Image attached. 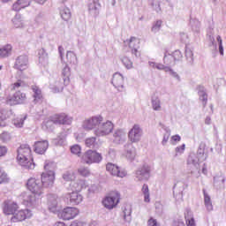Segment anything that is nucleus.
I'll list each match as a JSON object with an SVG mask.
<instances>
[{
    "label": "nucleus",
    "mask_w": 226,
    "mask_h": 226,
    "mask_svg": "<svg viewBox=\"0 0 226 226\" xmlns=\"http://www.w3.org/2000/svg\"><path fill=\"white\" fill-rule=\"evenodd\" d=\"M18 155L17 160L24 169L27 170H34L36 165L33 162V157H31V147L27 144L21 145L17 150Z\"/></svg>",
    "instance_id": "1"
},
{
    "label": "nucleus",
    "mask_w": 226,
    "mask_h": 226,
    "mask_svg": "<svg viewBox=\"0 0 226 226\" xmlns=\"http://www.w3.org/2000/svg\"><path fill=\"white\" fill-rule=\"evenodd\" d=\"M44 170L41 174V185L43 188H52L54 186V181H56V172L54 171V164L47 163L44 165Z\"/></svg>",
    "instance_id": "2"
},
{
    "label": "nucleus",
    "mask_w": 226,
    "mask_h": 226,
    "mask_svg": "<svg viewBox=\"0 0 226 226\" xmlns=\"http://www.w3.org/2000/svg\"><path fill=\"white\" fill-rule=\"evenodd\" d=\"M83 163H87V165H91L92 163H100L103 160L102 154L94 151V150H87L84 153L81 158Z\"/></svg>",
    "instance_id": "3"
},
{
    "label": "nucleus",
    "mask_w": 226,
    "mask_h": 226,
    "mask_svg": "<svg viewBox=\"0 0 226 226\" xmlns=\"http://www.w3.org/2000/svg\"><path fill=\"white\" fill-rule=\"evenodd\" d=\"M121 199V194H119V192L113 191L109 193V196L104 198L102 200V205L106 209H114L116 206H117L119 200Z\"/></svg>",
    "instance_id": "4"
},
{
    "label": "nucleus",
    "mask_w": 226,
    "mask_h": 226,
    "mask_svg": "<svg viewBox=\"0 0 226 226\" xmlns=\"http://www.w3.org/2000/svg\"><path fill=\"white\" fill-rule=\"evenodd\" d=\"M26 186L32 193H35V195H41L43 193V187L41 185V180L36 179L34 177H31L28 179L26 183Z\"/></svg>",
    "instance_id": "5"
},
{
    "label": "nucleus",
    "mask_w": 226,
    "mask_h": 226,
    "mask_svg": "<svg viewBox=\"0 0 226 226\" xmlns=\"http://www.w3.org/2000/svg\"><path fill=\"white\" fill-rule=\"evenodd\" d=\"M112 130H114V124L110 121H107L105 123L99 124L98 128L94 130V135H96V137H105V135L111 133Z\"/></svg>",
    "instance_id": "6"
},
{
    "label": "nucleus",
    "mask_w": 226,
    "mask_h": 226,
    "mask_svg": "<svg viewBox=\"0 0 226 226\" xmlns=\"http://www.w3.org/2000/svg\"><path fill=\"white\" fill-rule=\"evenodd\" d=\"M135 177L139 181H148L149 177H151V166L144 164L139 168L136 171Z\"/></svg>",
    "instance_id": "7"
},
{
    "label": "nucleus",
    "mask_w": 226,
    "mask_h": 226,
    "mask_svg": "<svg viewBox=\"0 0 226 226\" xmlns=\"http://www.w3.org/2000/svg\"><path fill=\"white\" fill-rule=\"evenodd\" d=\"M21 199L24 206L27 207H36V193L31 192L30 191L21 193Z\"/></svg>",
    "instance_id": "8"
},
{
    "label": "nucleus",
    "mask_w": 226,
    "mask_h": 226,
    "mask_svg": "<svg viewBox=\"0 0 226 226\" xmlns=\"http://www.w3.org/2000/svg\"><path fill=\"white\" fill-rule=\"evenodd\" d=\"M128 137L129 140L132 143L140 142V139L142 138V129L140 128V125L134 124L129 131Z\"/></svg>",
    "instance_id": "9"
},
{
    "label": "nucleus",
    "mask_w": 226,
    "mask_h": 226,
    "mask_svg": "<svg viewBox=\"0 0 226 226\" xmlns=\"http://www.w3.org/2000/svg\"><path fill=\"white\" fill-rule=\"evenodd\" d=\"M102 121H103V117H92L83 122L82 127L84 130H93V128L99 126Z\"/></svg>",
    "instance_id": "10"
},
{
    "label": "nucleus",
    "mask_w": 226,
    "mask_h": 226,
    "mask_svg": "<svg viewBox=\"0 0 226 226\" xmlns=\"http://www.w3.org/2000/svg\"><path fill=\"white\" fill-rule=\"evenodd\" d=\"M14 68L19 70V72H24L29 68V57L26 55H21L16 58Z\"/></svg>",
    "instance_id": "11"
},
{
    "label": "nucleus",
    "mask_w": 226,
    "mask_h": 226,
    "mask_svg": "<svg viewBox=\"0 0 226 226\" xmlns=\"http://www.w3.org/2000/svg\"><path fill=\"white\" fill-rule=\"evenodd\" d=\"M111 84L114 86L115 89H117V91L123 93V89H124V77H123L121 73L116 72L113 74Z\"/></svg>",
    "instance_id": "12"
},
{
    "label": "nucleus",
    "mask_w": 226,
    "mask_h": 226,
    "mask_svg": "<svg viewBox=\"0 0 226 226\" xmlns=\"http://www.w3.org/2000/svg\"><path fill=\"white\" fill-rule=\"evenodd\" d=\"M24 102H26V94L20 91L16 92L6 100L7 105H19V103H24Z\"/></svg>",
    "instance_id": "13"
},
{
    "label": "nucleus",
    "mask_w": 226,
    "mask_h": 226,
    "mask_svg": "<svg viewBox=\"0 0 226 226\" xmlns=\"http://www.w3.org/2000/svg\"><path fill=\"white\" fill-rule=\"evenodd\" d=\"M199 160H200V158L197 157V155H195V154H191L187 159V165H188V169H190L191 170V174H193L194 172H199Z\"/></svg>",
    "instance_id": "14"
},
{
    "label": "nucleus",
    "mask_w": 226,
    "mask_h": 226,
    "mask_svg": "<svg viewBox=\"0 0 226 226\" xmlns=\"http://www.w3.org/2000/svg\"><path fill=\"white\" fill-rule=\"evenodd\" d=\"M60 215L63 220H73L79 215V209L77 207H67L63 209Z\"/></svg>",
    "instance_id": "15"
},
{
    "label": "nucleus",
    "mask_w": 226,
    "mask_h": 226,
    "mask_svg": "<svg viewBox=\"0 0 226 226\" xmlns=\"http://www.w3.org/2000/svg\"><path fill=\"white\" fill-rule=\"evenodd\" d=\"M106 170L111 174V176H117V177H124L126 171L119 170V167L112 162H109L106 165Z\"/></svg>",
    "instance_id": "16"
},
{
    "label": "nucleus",
    "mask_w": 226,
    "mask_h": 226,
    "mask_svg": "<svg viewBox=\"0 0 226 226\" xmlns=\"http://www.w3.org/2000/svg\"><path fill=\"white\" fill-rule=\"evenodd\" d=\"M100 0H90L88 3V12L91 17H98L100 15Z\"/></svg>",
    "instance_id": "17"
},
{
    "label": "nucleus",
    "mask_w": 226,
    "mask_h": 226,
    "mask_svg": "<svg viewBox=\"0 0 226 226\" xmlns=\"http://www.w3.org/2000/svg\"><path fill=\"white\" fill-rule=\"evenodd\" d=\"M33 213L29 209L19 210L13 215L12 222H24L26 218H31Z\"/></svg>",
    "instance_id": "18"
},
{
    "label": "nucleus",
    "mask_w": 226,
    "mask_h": 226,
    "mask_svg": "<svg viewBox=\"0 0 226 226\" xmlns=\"http://www.w3.org/2000/svg\"><path fill=\"white\" fill-rule=\"evenodd\" d=\"M47 149H49V140L44 139L34 142V151L37 153V154H45Z\"/></svg>",
    "instance_id": "19"
},
{
    "label": "nucleus",
    "mask_w": 226,
    "mask_h": 226,
    "mask_svg": "<svg viewBox=\"0 0 226 226\" xmlns=\"http://www.w3.org/2000/svg\"><path fill=\"white\" fill-rule=\"evenodd\" d=\"M65 199H69L72 206H79V204L84 200V197L79 192H72L65 194Z\"/></svg>",
    "instance_id": "20"
},
{
    "label": "nucleus",
    "mask_w": 226,
    "mask_h": 226,
    "mask_svg": "<svg viewBox=\"0 0 226 226\" xmlns=\"http://www.w3.org/2000/svg\"><path fill=\"white\" fill-rule=\"evenodd\" d=\"M114 144H124L126 142V132L123 129H117L113 132Z\"/></svg>",
    "instance_id": "21"
},
{
    "label": "nucleus",
    "mask_w": 226,
    "mask_h": 226,
    "mask_svg": "<svg viewBox=\"0 0 226 226\" xmlns=\"http://www.w3.org/2000/svg\"><path fill=\"white\" fill-rule=\"evenodd\" d=\"M129 48L131 49L132 54L136 57H140V52H139V49H140V41L139 39L132 37L129 41Z\"/></svg>",
    "instance_id": "22"
},
{
    "label": "nucleus",
    "mask_w": 226,
    "mask_h": 226,
    "mask_svg": "<svg viewBox=\"0 0 226 226\" xmlns=\"http://www.w3.org/2000/svg\"><path fill=\"white\" fill-rule=\"evenodd\" d=\"M17 209H19V205L13 201H4L3 211L4 215H15L17 213Z\"/></svg>",
    "instance_id": "23"
},
{
    "label": "nucleus",
    "mask_w": 226,
    "mask_h": 226,
    "mask_svg": "<svg viewBox=\"0 0 226 226\" xmlns=\"http://www.w3.org/2000/svg\"><path fill=\"white\" fill-rule=\"evenodd\" d=\"M124 148L125 158H127V160H130V162H133V160H135V156H137V152L133 147V144L126 143L124 146Z\"/></svg>",
    "instance_id": "24"
},
{
    "label": "nucleus",
    "mask_w": 226,
    "mask_h": 226,
    "mask_svg": "<svg viewBox=\"0 0 226 226\" xmlns=\"http://www.w3.org/2000/svg\"><path fill=\"white\" fill-rule=\"evenodd\" d=\"M185 190V184L177 183L173 186V195L175 199H183V191Z\"/></svg>",
    "instance_id": "25"
},
{
    "label": "nucleus",
    "mask_w": 226,
    "mask_h": 226,
    "mask_svg": "<svg viewBox=\"0 0 226 226\" xmlns=\"http://www.w3.org/2000/svg\"><path fill=\"white\" fill-rule=\"evenodd\" d=\"M31 89L34 93L33 94L34 102L40 103L43 98V94H41V89H40V87H38L36 85H33L31 87Z\"/></svg>",
    "instance_id": "26"
},
{
    "label": "nucleus",
    "mask_w": 226,
    "mask_h": 226,
    "mask_svg": "<svg viewBox=\"0 0 226 226\" xmlns=\"http://www.w3.org/2000/svg\"><path fill=\"white\" fill-rule=\"evenodd\" d=\"M198 94L200 96V102H202L203 107L206 108V105H207V92H206V88H204L202 86H200L198 87Z\"/></svg>",
    "instance_id": "27"
},
{
    "label": "nucleus",
    "mask_w": 226,
    "mask_h": 226,
    "mask_svg": "<svg viewBox=\"0 0 226 226\" xmlns=\"http://www.w3.org/2000/svg\"><path fill=\"white\" fill-rule=\"evenodd\" d=\"M197 154L200 159H201L203 162H206L207 160V154H206V142L201 141L200 143Z\"/></svg>",
    "instance_id": "28"
},
{
    "label": "nucleus",
    "mask_w": 226,
    "mask_h": 226,
    "mask_svg": "<svg viewBox=\"0 0 226 226\" xmlns=\"http://www.w3.org/2000/svg\"><path fill=\"white\" fill-rule=\"evenodd\" d=\"M48 206L49 211H56V208L57 207V196L50 194L48 197Z\"/></svg>",
    "instance_id": "29"
},
{
    "label": "nucleus",
    "mask_w": 226,
    "mask_h": 226,
    "mask_svg": "<svg viewBox=\"0 0 226 226\" xmlns=\"http://www.w3.org/2000/svg\"><path fill=\"white\" fill-rule=\"evenodd\" d=\"M66 64H77L79 60H77V55L73 51H67L66 53Z\"/></svg>",
    "instance_id": "30"
},
{
    "label": "nucleus",
    "mask_w": 226,
    "mask_h": 226,
    "mask_svg": "<svg viewBox=\"0 0 226 226\" xmlns=\"http://www.w3.org/2000/svg\"><path fill=\"white\" fill-rule=\"evenodd\" d=\"M38 56L41 64H47L49 63V54L44 49H39Z\"/></svg>",
    "instance_id": "31"
},
{
    "label": "nucleus",
    "mask_w": 226,
    "mask_h": 226,
    "mask_svg": "<svg viewBox=\"0 0 226 226\" xmlns=\"http://www.w3.org/2000/svg\"><path fill=\"white\" fill-rule=\"evenodd\" d=\"M185 218L187 226H195V219L193 218V214H192V211H190V209H186Z\"/></svg>",
    "instance_id": "32"
},
{
    "label": "nucleus",
    "mask_w": 226,
    "mask_h": 226,
    "mask_svg": "<svg viewBox=\"0 0 226 226\" xmlns=\"http://www.w3.org/2000/svg\"><path fill=\"white\" fill-rule=\"evenodd\" d=\"M185 57L188 64L192 66L193 64V49L188 45L185 46Z\"/></svg>",
    "instance_id": "33"
},
{
    "label": "nucleus",
    "mask_w": 226,
    "mask_h": 226,
    "mask_svg": "<svg viewBox=\"0 0 226 226\" xmlns=\"http://www.w3.org/2000/svg\"><path fill=\"white\" fill-rule=\"evenodd\" d=\"M62 75L64 77V84L65 86H68V84H70V75H71V71H70V67L68 66V64H66L63 71H62Z\"/></svg>",
    "instance_id": "34"
},
{
    "label": "nucleus",
    "mask_w": 226,
    "mask_h": 226,
    "mask_svg": "<svg viewBox=\"0 0 226 226\" xmlns=\"http://www.w3.org/2000/svg\"><path fill=\"white\" fill-rule=\"evenodd\" d=\"M64 140H66V133L62 132L56 139H53V144L55 146H63L64 144Z\"/></svg>",
    "instance_id": "35"
},
{
    "label": "nucleus",
    "mask_w": 226,
    "mask_h": 226,
    "mask_svg": "<svg viewBox=\"0 0 226 226\" xmlns=\"http://www.w3.org/2000/svg\"><path fill=\"white\" fill-rule=\"evenodd\" d=\"M203 195H204V203L207 209V211H213V203L211 202V197L207 192H206V189H203Z\"/></svg>",
    "instance_id": "36"
},
{
    "label": "nucleus",
    "mask_w": 226,
    "mask_h": 226,
    "mask_svg": "<svg viewBox=\"0 0 226 226\" xmlns=\"http://www.w3.org/2000/svg\"><path fill=\"white\" fill-rule=\"evenodd\" d=\"M60 15L65 22H68L70 19H72V11H70V9L68 7H64L60 10Z\"/></svg>",
    "instance_id": "37"
},
{
    "label": "nucleus",
    "mask_w": 226,
    "mask_h": 226,
    "mask_svg": "<svg viewBox=\"0 0 226 226\" xmlns=\"http://www.w3.org/2000/svg\"><path fill=\"white\" fill-rule=\"evenodd\" d=\"M12 23L14 27L17 29L24 27V20H22V16L20 14L15 15L14 19H12Z\"/></svg>",
    "instance_id": "38"
},
{
    "label": "nucleus",
    "mask_w": 226,
    "mask_h": 226,
    "mask_svg": "<svg viewBox=\"0 0 226 226\" xmlns=\"http://www.w3.org/2000/svg\"><path fill=\"white\" fill-rule=\"evenodd\" d=\"M151 102H152V108L154 110L156 111L162 110V102L160 101V98L158 96H152Z\"/></svg>",
    "instance_id": "39"
},
{
    "label": "nucleus",
    "mask_w": 226,
    "mask_h": 226,
    "mask_svg": "<svg viewBox=\"0 0 226 226\" xmlns=\"http://www.w3.org/2000/svg\"><path fill=\"white\" fill-rule=\"evenodd\" d=\"M26 119H27V116L18 117L12 120V124H14L16 128H22V126H24V121H26Z\"/></svg>",
    "instance_id": "40"
},
{
    "label": "nucleus",
    "mask_w": 226,
    "mask_h": 226,
    "mask_svg": "<svg viewBox=\"0 0 226 226\" xmlns=\"http://www.w3.org/2000/svg\"><path fill=\"white\" fill-rule=\"evenodd\" d=\"M141 192H142V194L144 195V202H147V203L151 202L149 186L147 185V184L143 185Z\"/></svg>",
    "instance_id": "41"
},
{
    "label": "nucleus",
    "mask_w": 226,
    "mask_h": 226,
    "mask_svg": "<svg viewBox=\"0 0 226 226\" xmlns=\"http://www.w3.org/2000/svg\"><path fill=\"white\" fill-rule=\"evenodd\" d=\"M11 54V45L7 44L4 48H0V57H8Z\"/></svg>",
    "instance_id": "42"
},
{
    "label": "nucleus",
    "mask_w": 226,
    "mask_h": 226,
    "mask_svg": "<svg viewBox=\"0 0 226 226\" xmlns=\"http://www.w3.org/2000/svg\"><path fill=\"white\" fill-rule=\"evenodd\" d=\"M163 63L165 66H169L170 68V66H172V64L175 63L174 56H172L170 54H165L163 57Z\"/></svg>",
    "instance_id": "43"
},
{
    "label": "nucleus",
    "mask_w": 226,
    "mask_h": 226,
    "mask_svg": "<svg viewBox=\"0 0 226 226\" xmlns=\"http://www.w3.org/2000/svg\"><path fill=\"white\" fill-rule=\"evenodd\" d=\"M190 24L192 31H195V33H199L200 29V21L199 19H191Z\"/></svg>",
    "instance_id": "44"
},
{
    "label": "nucleus",
    "mask_w": 226,
    "mask_h": 226,
    "mask_svg": "<svg viewBox=\"0 0 226 226\" xmlns=\"http://www.w3.org/2000/svg\"><path fill=\"white\" fill-rule=\"evenodd\" d=\"M150 5L152 6L153 10L156 11V13H160V11H162L160 0H150Z\"/></svg>",
    "instance_id": "45"
},
{
    "label": "nucleus",
    "mask_w": 226,
    "mask_h": 226,
    "mask_svg": "<svg viewBox=\"0 0 226 226\" xmlns=\"http://www.w3.org/2000/svg\"><path fill=\"white\" fill-rule=\"evenodd\" d=\"M0 140H2L4 144L10 142L11 140V134L8 132H4L0 134Z\"/></svg>",
    "instance_id": "46"
},
{
    "label": "nucleus",
    "mask_w": 226,
    "mask_h": 226,
    "mask_svg": "<svg viewBox=\"0 0 226 226\" xmlns=\"http://www.w3.org/2000/svg\"><path fill=\"white\" fill-rule=\"evenodd\" d=\"M124 219L125 222H132V207H127L124 210Z\"/></svg>",
    "instance_id": "47"
},
{
    "label": "nucleus",
    "mask_w": 226,
    "mask_h": 226,
    "mask_svg": "<svg viewBox=\"0 0 226 226\" xmlns=\"http://www.w3.org/2000/svg\"><path fill=\"white\" fill-rule=\"evenodd\" d=\"M63 179L64 181H74L75 180V173L73 171H66L63 175Z\"/></svg>",
    "instance_id": "48"
},
{
    "label": "nucleus",
    "mask_w": 226,
    "mask_h": 226,
    "mask_svg": "<svg viewBox=\"0 0 226 226\" xmlns=\"http://www.w3.org/2000/svg\"><path fill=\"white\" fill-rule=\"evenodd\" d=\"M10 181V177H8V174H6L4 170H0V185L6 184Z\"/></svg>",
    "instance_id": "49"
},
{
    "label": "nucleus",
    "mask_w": 226,
    "mask_h": 226,
    "mask_svg": "<svg viewBox=\"0 0 226 226\" xmlns=\"http://www.w3.org/2000/svg\"><path fill=\"white\" fill-rule=\"evenodd\" d=\"M162 24H163V22L162 20H157L155 21L151 28L152 33H158L160 31V29H162Z\"/></svg>",
    "instance_id": "50"
},
{
    "label": "nucleus",
    "mask_w": 226,
    "mask_h": 226,
    "mask_svg": "<svg viewBox=\"0 0 226 226\" xmlns=\"http://www.w3.org/2000/svg\"><path fill=\"white\" fill-rule=\"evenodd\" d=\"M121 61H122L124 66H125V68H127V70H131V68H133V63L127 56H124L121 59Z\"/></svg>",
    "instance_id": "51"
},
{
    "label": "nucleus",
    "mask_w": 226,
    "mask_h": 226,
    "mask_svg": "<svg viewBox=\"0 0 226 226\" xmlns=\"http://www.w3.org/2000/svg\"><path fill=\"white\" fill-rule=\"evenodd\" d=\"M85 144L87 147H94L96 146V137L87 138Z\"/></svg>",
    "instance_id": "52"
},
{
    "label": "nucleus",
    "mask_w": 226,
    "mask_h": 226,
    "mask_svg": "<svg viewBox=\"0 0 226 226\" xmlns=\"http://www.w3.org/2000/svg\"><path fill=\"white\" fill-rule=\"evenodd\" d=\"M79 174H80V176H83L84 177H87L91 175V172L89 171V169L86 168V167H80L78 170Z\"/></svg>",
    "instance_id": "53"
},
{
    "label": "nucleus",
    "mask_w": 226,
    "mask_h": 226,
    "mask_svg": "<svg viewBox=\"0 0 226 226\" xmlns=\"http://www.w3.org/2000/svg\"><path fill=\"white\" fill-rule=\"evenodd\" d=\"M173 61H181L183 59V53L180 50H175L171 55Z\"/></svg>",
    "instance_id": "54"
},
{
    "label": "nucleus",
    "mask_w": 226,
    "mask_h": 226,
    "mask_svg": "<svg viewBox=\"0 0 226 226\" xmlns=\"http://www.w3.org/2000/svg\"><path fill=\"white\" fill-rule=\"evenodd\" d=\"M54 124H63V113L53 116Z\"/></svg>",
    "instance_id": "55"
},
{
    "label": "nucleus",
    "mask_w": 226,
    "mask_h": 226,
    "mask_svg": "<svg viewBox=\"0 0 226 226\" xmlns=\"http://www.w3.org/2000/svg\"><path fill=\"white\" fill-rule=\"evenodd\" d=\"M216 40L219 45V54L223 56V41L222 40V36L218 35Z\"/></svg>",
    "instance_id": "56"
},
{
    "label": "nucleus",
    "mask_w": 226,
    "mask_h": 226,
    "mask_svg": "<svg viewBox=\"0 0 226 226\" xmlns=\"http://www.w3.org/2000/svg\"><path fill=\"white\" fill-rule=\"evenodd\" d=\"M73 118L64 113H63V124H72Z\"/></svg>",
    "instance_id": "57"
},
{
    "label": "nucleus",
    "mask_w": 226,
    "mask_h": 226,
    "mask_svg": "<svg viewBox=\"0 0 226 226\" xmlns=\"http://www.w3.org/2000/svg\"><path fill=\"white\" fill-rule=\"evenodd\" d=\"M52 124H54V117H52L50 120L45 121L43 123V128L46 130H52Z\"/></svg>",
    "instance_id": "58"
},
{
    "label": "nucleus",
    "mask_w": 226,
    "mask_h": 226,
    "mask_svg": "<svg viewBox=\"0 0 226 226\" xmlns=\"http://www.w3.org/2000/svg\"><path fill=\"white\" fill-rule=\"evenodd\" d=\"M224 183H225V177H214L215 186H218V185H223Z\"/></svg>",
    "instance_id": "59"
},
{
    "label": "nucleus",
    "mask_w": 226,
    "mask_h": 226,
    "mask_svg": "<svg viewBox=\"0 0 226 226\" xmlns=\"http://www.w3.org/2000/svg\"><path fill=\"white\" fill-rule=\"evenodd\" d=\"M24 86H26V83L22 81V79H19L16 83H14L11 86V89L15 91V89H19V87H24Z\"/></svg>",
    "instance_id": "60"
},
{
    "label": "nucleus",
    "mask_w": 226,
    "mask_h": 226,
    "mask_svg": "<svg viewBox=\"0 0 226 226\" xmlns=\"http://www.w3.org/2000/svg\"><path fill=\"white\" fill-rule=\"evenodd\" d=\"M170 137V129H166V133L164 134L162 139V146H165L167 142H169Z\"/></svg>",
    "instance_id": "61"
},
{
    "label": "nucleus",
    "mask_w": 226,
    "mask_h": 226,
    "mask_svg": "<svg viewBox=\"0 0 226 226\" xmlns=\"http://www.w3.org/2000/svg\"><path fill=\"white\" fill-rule=\"evenodd\" d=\"M81 151L80 146L79 145H74L71 147V153H72V154H79Z\"/></svg>",
    "instance_id": "62"
},
{
    "label": "nucleus",
    "mask_w": 226,
    "mask_h": 226,
    "mask_svg": "<svg viewBox=\"0 0 226 226\" xmlns=\"http://www.w3.org/2000/svg\"><path fill=\"white\" fill-rule=\"evenodd\" d=\"M24 9L21 4L19 3V0L13 4L12 10L14 11H20V10Z\"/></svg>",
    "instance_id": "63"
},
{
    "label": "nucleus",
    "mask_w": 226,
    "mask_h": 226,
    "mask_svg": "<svg viewBox=\"0 0 226 226\" xmlns=\"http://www.w3.org/2000/svg\"><path fill=\"white\" fill-rule=\"evenodd\" d=\"M148 226H160V223H158V221L156 219L151 217L147 222Z\"/></svg>",
    "instance_id": "64"
}]
</instances>
